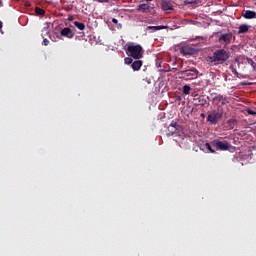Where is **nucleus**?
<instances>
[{"instance_id": "obj_1", "label": "nucleus", "mask_w": 256, "mask_h": 256, "mask_svg": "<svg viewBox=\"0 0 256 256\" xmlns=\"http://www.w3.org/2000/svg\"><path fill=\"white\" fill-rule=\"evenodd\" d=\"M227 60H229V52L224 49L216 50L212 56H209L210 63H224Z\"/></svg>"}, {"instance_id": "obj_2", "label": "nucleus", "mask_w": 256, "mask_h": 256, "mask_svg": "<svg viewBox=\"0 0 256 256\" xmlns=\"http://www.w3.org/2000/svg\"><path fill=\"white\" fill-rule=\"evenodd\" d=\"M126 55L135 60H141L144 55V50L141 45H129L126 48Z\"/></svg>"}, {"instance_id": "obj_3", "label": "nucleus", "mask_w": 256, "mask_h": 256, "mask_svg": "<svg viewBox=\"0 0 256 256\" xmlns=\"http://www.w3.org/2000/svg\"><path fill=\"white\" fill-rule=\"evenodd\" d=\"M222 116L223 113L220 110H212L210 111L209 115H207V122L212 125H216Z\"/></svg>"}, {"instance_id": "obj_4", "label": "nucleus", "mask_w": 256, "mask_h": 256, "mask_svg": "<svg viewBox=\"0 0 256 256\" xmlns=\"http://www.w3.org/2000/svg\"><path fill=\"white\" fill-rule=\"evenodd\" d=\"M180 75H182V79L186 81L194 80L198 78V70L197 69H189L180 71Z\"/></svg>"}, {"instance_id": "obj_5", "label": "nucleus", "mask_w": 256, "mask_h": 256, "mask_svg": "<svg viewBox=\"0 0 256 256\" xmlns=\"http://www.w3.org/2000/svg\"><path fill=\"white\" fill-rule=\"evenodd\" d=\"M210 144H212L213 147H216V150L219 151H229L231 145L227 141H220V140H214Z\"/></svg>"}, {"instance_id": "obj_6", "label": "nucleus", "mask_w": 256, "mask_h": 256, "mask_svg": "<svg viewBox=\"0 0 256 256\" xmlns=\"http://www.w3.org/2000/svg\"><path fill=\"white\" fill-rule=\"evenodd\" d=\"M182 130V127L177 124V122L173 121L169 126H167V135L172 136L175 135L176 133L180 132Z\"/></svg>"}, {"instance_id": "obj_7", "label": "nucleus", "mask_w": 256, "mask_h": 256, "mask_svg": "<svg viewBox=\"0 0 256 256\" xmlns=\"http://www.w3.org/2000/svg\"><path fill=\"white\" fill-rule=\"evenodd\" d=\"M232 40V33L228 32L225 34H221L218 38V41L221 45H229L230 41Z\"/></svg>"}, {"instance_id": "obj_8", "label": "nucleus", "mask_w": 256, "mask_h": 256, "mask_svg": "<svg viewBox=\"0 0 256 256\" xmlns=\"http://www.w3.org/2000/svg\"><path fill=\"white\" fill-rule=\"evenodd\" d=\"M180 53H182V55L184 56H191L194 55V53H196V50L189 45H184L180 48Z\"/></svg>"}, {"instance_id": "obj_9", "label": "nucleus", "mask_w": 256, "mask_h": 256, "mask_svg": "<svg viewBox=\"0 0 256 256\" xmlns=\"http://www.w3.org/2000/svg\"><path fill=\"white\" fill-rule=\"evenodd\" d=\"M192 97H194V104L198 106H205L207 104V100L198 94H192Z\"/></svg>"}, {"instance_id": "obj_10", "label": "nucleus", "mask_w": 256, "mask_h": 256, "mask_svg": "<svg viewBox=\"0 0 256 256\" xmlns=\"http://www.w3.org/2000/svg\"><path fill=\"white\" fill-rule=\"evenodd\" d=\"M60 35H61V37H65L67 39L74 38V32H72V30L69 27H65V28L61 29Z\"/></svg>"}, {"instance_id": "obj_11", "label": "nucleus", "mask_w": 256, "mask_h": 256, "mask_svg": "<svg viewBox=\"0 0 256 256\" xmlns=\"http://www.w3.org/2000/svg\"><path fill=\"white\" fill-rule=\"evenodd\" d=\"M160 5L164 11H173V4L170 1L164 0L160 3Z\"/></svg>"}, {"instance_id": "obj_12", "label": "nucleus", "mask_w": 256, "mask_h": 256, "mask_svg": "<svg viewBox=\"0 0 256 256\" xmlns=\"http://www.w3.org/2000/svg\"><path fill=\"white\" fill-rule=\"evenodd\" d=\"M242 16L245 19H255L256 18V13L255 11H251V10H244L242 12Z\"/></svg>"}, {"instance_id": "obj_13", "label": "nucleus", "mask_w": 256, "mask_h": 256, "mask_svg": "<svg viewBox=\"0 0 256 256\" xmlns=\"http://www.w3.org/2000/svg\"><path fill=\"white\" fill-rule=\"evenodd\" d=\"M210 100L212 101V104L214 105H225L227 104V98L226 97H221V98H210Z\"/></svg>"}, {"instance_id": "obj_14", "label": "nucleus", "mask_w": 256, "mask_h": 256, "mask_svg": "<svg viewBox=\"0 0 256 256\" xmlns=\"http://www.w3.org/2000/svg\"><path fill=\"white\" fill-rule=\"evenodd\" d=\"M167 29V26H148L146 27V31H149V33H155L160 30Z\"/></svg>"}, {"instance_id": "obj_15", "label": "nucleus", "mask_w": 256, "mask_h": 256, "mask_svg": "<svg viewBox=\"0 0 256 256\" xmlns=\"http://www.w3.org/2000/svg\"><path fill=\"white\" fill-rule=\"evenodd\" d=\"M130 65H131V70L139 71V70H141V67H142V61L137 59V60L133 61V63H131Z\"/></svg>"}, {"instance_id": "obj_16", "label": "nucleus", "mask_w": 256, "mask_h": 256, "mask_svg": "<svg viewBox=\"0 0 256 256\" xmlns=\"http://www.w3.org/2000/svg\"><path fill=\"white\" fill-rule=\"evenodd\" d=\"M249 28L250 26H248L247 24H241L238 27L237 34H246Z\"/></svg>"}, {"instance_id": "obj_17", "label": "nucleus", "mask_w": 256, "mask_h": 256, "mask_svg": "<svg viewBox=\"0 0 256 256\" xmlns=\"http://www.w3.org/2000/svg\"><path fill=\"white\" fill-rule=\"evenodd\" d=\"M139 11L142 13H149L151 12V6H149L148 4H140Z\"/></svg>"}, {"instance_id": "obj_18", "label": "nucleus", "mask_w": 256, "mask_h": 256, "mask_svg": "<svg viewBox=\"0 0 256 256\" xmlns=\"http://www.w3.org/2000/svg\"><path fill=\"white\" fill-rule=\"evenodd\" d=\"M74 27L78 28L79 31L85 30V24L78 21H74Z\"/></svg>"}, {"instance_id": "obj_19", "label": "nucleus", "mask_w": 256, "mask_h": 256, "mask_svg": "<svg viewBox=\"0 0 256 256\" xmlns=\"http://www.w3.org/2000/svg\"><path fill=\"white\" fill-rule=\"evenodd\" d=\"M220 99V98H224V96L223 95H221V94H218L217 92H212V93H210V96L209 97H207V99Z\"/></svg>"}, {"instance_id": "obj_20", "label": "nucleus", "mask_w": 256, "mask_h": 256, "mask_svg": "<svg viewBox=\"0 0 256 256\" xmlns=\"http://www.w3.org/2000/svg\"><path fill=\"white\" fill-rule=\"evenodd\" d=\"M34 13H36V15H38V16H43V15H45V10H43L40 7H36V8H34Z\"/></svg>"}, {"instance_id": "obj_21", "label": "nucleus", "mask_w": 256, "mask_h": 256, "mask_svg": "<svg viewBox=\"0 0 256 256\" xmlns=\"http://www.w3.org/2000/svg\"><path fill=\"white\" fill-rule=\"evenodd\" d=\"M228 129H234V126L236 125V119H230L227 120Z\"/></svg>"}, {"instance_id": "obj_22", "label": "nucleus", "mask_w": 256, "mask_h": 256, "mask_svg": "<svg viewBox=\"0 0 256 256\" xmlns=\"http://www.w3.org/2000/svg\"><path fill=\"white\" fill-rule=\"evenodd\" d=\"M246 63H248V65L252 66V69H254V71H256V63L254 62V60H252L251 58H246Z\"/></svg>"}, {"instance_id": "obj_23", "label": "nucleus", "mask_w": 256, "mask_h": 256, "mask_svg": "<svg viewBox=\"0 0 256 256\" xmlns=\"http://www.w3.org/2000/svg\"><path fill=\"white\" fill-rule=\"evenodd\" d=\"M182 91L185 95H189L191 94V86L189 85H184V87L182 88Z\"/></svg>"}, {"instance_id": "obj_24", "label": "nucleus", "mask_w": 256, "mask_h": 256, "mask_svg": "<svg viewBox=\"0 0 256 256\" xmlns=\"http://www.w3.org/2000/svg\"><path fill=\"white\" fill-rule=\"evenodd\" d=\"M205 148H206L207 150H209V152L212 153V154L216 153V151H215L214 149H212L210 143H205Z\"/></svg>"}, {"instance_id": "obj_25", "label": "nucleus", "mask_w": 256, "mask_h": 256, "mask_svg": "<svg viewBox=\"0 0 256 256\" xmlns=\"http://www.w3.org/2000/svg\"><path fill=\"white\" fill-rule=\"evenodd\" d=\"M134 61L132 58L128 57V58H124V64L126 65H130L132 64Z\"/></svg>"}, {"instance_id": "obj_26", "label": "nucleus", "mask_w": 256, "mask_h": 256, "mask_svg": "<svg viewBox=\"0 0 256 256\" xmlns=\"http://www.w3.org/2000/svg\"><path fill=\"white\" fill-rule=\"evenodd\" d=\"M230 71H232V74L236 75V77H238V71L236 70V68H234V66L230 65Z\"/></svg>"}, {"instance_id": "obj_27", "label": "nucleus", "mask_w": 256, "mask_h": 256, "mask_svg": "<svg viewBox=\"0 0 256 256\" xmlns=\"http://www.w3.org/2000/svg\"><path fill=\"white\" fill-rule=\"evenodd\" d=\"M49 45V40L47 38L43 39V46L47 47Z\"/></svg>"}, {"instance_id": "obj_28", "label": "nucleus", "mask_w": 256, "mask_h": 256, "mask_svg": "<svg viewBox=\"0 0 256 256\" xmlns=\"http://www.w3.org/2000/svg\"><path fill=\"white\" fill-rule=\"evenodd\" d=\"M246 113H248V115H256V113L253 110H248L246 111Z\"/></svg>"}, {"instance_id": "obj_29", "label": "nucleus", "mask_w": 256, "mask_h": 256, "mask_svg": "<svg viewBox=\"0 0 256 256\" xmlns=\"http://www.w3.org/2000/svg\"><path fill=\"white\" fill-rule=\"evenodd\" d=\"M92 1H95L97 3H105L106 2V0H92Z\"/></svg>"}, {"instance_id": "obj_30", "label": "nucleus", "mask_w": 256, "mask_h": 256, "mask_svg": "<svg viewBox=\"0 0 256 256\" xmlns=\"http://www.w3.org/2000/svg\"><path fill=\"white\" fill-rule=\"evenodd\" d=\"M112 23H114L115 25H117V24H118L117 19H116V18H112Z\"/></svg>"}, {"instance_id": "obj_31", "label": "nucleus", "mask_w": 256, "mask_h": 256, "mask_svg": "<svg viewBox=\"0 0 256 256\" xmlns=\"http://www.w3.org/2000/svg\"><path fill=\"white\" fill-rule=\"evenodd\" d=\"M73 19H74V17L68 16V21H72Z\"/></svg>"}, {"instance_id": "obj_32", "label": "nucleus", "mask_w": 256, "mask_h": 256, "mask_svg": "<svg viewBox=\"0 0 256 256\" xmlns=\"http://www.w3.org/2000/svg\"><path fill=\"white\" fill-rule=\"evenodd\" d=\"M3 6V4H2V0H0V7H2Z\"/></svg>"}, {"instance_id": "obj_33", "label": "nucleus", "mask_w": 256, "mask_h": 256, "mask_svg": "<svg viewBox=\"0 0 256 256\" xmlns=\"http://www.w3.org/2000/svg\"><path fill=\"white\" fill-rule=\"evenodd\" d=\"M0 29H2V22L0 21Z\"/></svg>"}, {"instance_id": "obj_34", "label": "nucleus", "mask_w": 256, "mask_h": 256, "mask_svg": "<svg viewBox=\"0 0 256 256\" xmlns=\"http://www.w3.org/2000/svg\"><path fill=\"white\" fill-rule=\"evenodd\" d=\"M121 26H122V24H119V27H118V29H121Z\"/></svg>"}, {"instance_id": "obj_35", "label": "nucleus", "mask_w": 256, "mask_h": 256, "mask_svg": "<svg viewBox=\"0 0 256 256\" xmlns=\"http://www.w3.org/2000/svg\"><path fill=\"white\" fill-rule=\"evenodd\" d=\"M145 1L152 2L153 0H145Z\"/></svg>"}]
</instances>
